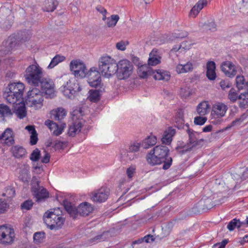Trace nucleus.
Instances as JSON below:
<instances>
[{
    "label": "nucleus",
    "mask_w": 248,
    "mask_h": 248,
    "mask_svg": "<svg viewBox=\"0 0 248 248\" xmlns=\"http://www.w3.org/2000/svg\"><path fill=\"white\" fill-rule=\"evenodd\" d=\"M39 86L41 92L45 94L46 98H52L55 96V84L52 79L43 77Z\"/></svg>",
    "instance_id": "12"
},
{
    "label": "nucleus",
    "mask_w": 248,
    "mask_h": 248,
    "mask_svg": "<svg viewBox=\"0 0 248 248\" xmlns=\"http://www.w3.org/2000/svg\"><path fill=\"white\" fill-rule=\"evenodd\" d=\"M65 57L60 55H56L51 61L49 64L47 66V68L51 69L54 67L58 63L63 61Z\"/></svg>",
    "instance_id": "41"
},
{
    "label": "nucleus",
    "mask_w": 248,
    "mask_h": 248,
    "mask_svg": "<svg viewBox=\"0 0 248 248\" xmlns=\"http://www.w3.org/2000/svg\"><path fill=\"white\" fill-rule=\"evenodd\" d=\"M24 88L22 83H11L6 88L3 96L9 103L15 104L22 98Z\"/></svg>",
    "instance_id": "3"
},
{
    "label": "nucleus",
    "mask_w": 248,
    "mask_h": 248,
    "mask_svg": "<svg viewBox=\"0 0 248 248\" xmlns=\"http://www.w3.org/2000/svg\"><path fill=\"white\" fill-rule=\"evenodd\" d=\"M1 137H3L5 143L8 146H11L15 143L13 131L10 128L5 129L4 132L1 134Z\"/></svg>",
    "instance_id": "28"
},
{
    "label": "nucleus",
    "mask_w": 248,
    "mask_h": 248,
    "mask_svg": "<svg viewBox=\"0 0 248 248\" xmlns=\"http://www.w3.org/2000/svg\"><path fill=\"white\" fill-rule=\"evenodd\" d=\"M238 105L241 108L248 107V92L241 93L238 96Z\"/></svg>",
    "instance_id": "37"
},
{
    "label": "nucleus",
    "mask_w": 248,
    "mask_h": 248,
    "mask_svg": "<svg viewBox=\"0 0 248 248\" xmlns=\"http://www.w3.org/2000/svg\"><path fill=\"white\" fill-rule=\"evenodd\" d=\"M24 77L27 82L31 85L37 87L43 77V69L35 62L30 65L25 71Z\"/></svg>",
    "instance_id": "2"
},
{
    "label": "nucleus",
    "mask_w": 248,
    "mask_h": 248,
    "mask_svg": "<svg viewBox=\"0 0 248 248\" xmlns=\"http://www.w3.org/2000/svg\"><path fill=\"white\" fill-rule=\"evenodd\" d=\"M94 88L95 89L90 90L89 93H90L89 98L90 101L95 103L100 100L101 95L105 89L103 85Z\"/></svg>",
    "instance_id": "21"
},
{
    "label": "nucleus",
    "mask_w": 248,
    "mask_h": 248,
    "mask_svg": "<svg viewBox=\"0 0 248 248\" xmlns=\"http://www.w3.org/2000/svg\"><path fill=\"white\" fill-rule=\"evenodd\" d=\"M161 57L159 55L158 50L154 48L149 54V58L148 61L149 65L155 66L160 63Z\"/></svg>",
    "instance_id": "24"
},
{
    "label": "nucleus",
    "mask_w": 248,
    "mask_h": 248,
    "mask_svg": "<svg viewBox=\"0 0 248 248\" xmlns=\"http://www.w3.org/2000/svg\"><path fill=\"white\" fill-rule=\"evenodd\" d=\"M11 152L13 156L17 158L23 157L27 153L24 148L18 145L13 146L11 148Z\"/></svg>",
    "instance_id": "34"
},
{
    "label": "nucleus",
    "mask_w": 248,
    "mask_h": 248,
    "mask_svg": "<svg viewBox=\"0 0 248 248\" xmlns=\"http://www.w3.org/2000/svg\"><path fill=\"white\" fill-rule=\"evenodd\" d=\"M119 16L117 15H111L110 17H107L106 24L108 27H114L119 19Z\"/></svg>",
    "instance_id": "42"
},
{
    "label": "nucleus",
    "mask_w": 248,
    "mask_h": 248,
    "mask_svg": "<svg viewBox=\"0 0 248 248\" xmlns=\"http://www.w3.org/2000/svg\"><path fill=\"white\" fill-rule=\"evenodd\" d=\"M39 181L36 177H33L31 183V192L36 202L44 201L49 197V192L43 186H40Z\"/></svg>",
    "instance_id": "6"
},
{
    "label": "nucleus",
    "mask_w": 248,
    "mask_h": 248,
    "mask_svg": "<svg viewBox=\"0 0 248 248\" xmlns=\"http://www.w3.org/2000/svg\"><path fill=\"white\" fill-rule=\"evenodd\" d=\"M116 47L118 49L124 51L126 49V45L124 42L122 41L116 44Z\"/></svg>",
    "instance_id": "61"
},
{
    "label": "nucleus",
    "mask_w": 248,
    "mask_h": 248,
    "mask_svg": "<svg viewBox=\"0 0 248 248\" xmlns=\"http://www.w3.org/2000/svg\"><path fill=\"white\" fill-rule=\"evenodd\" d=\"M40 155V151L38 148H36L31 154L30 158L32 161H37L39 160Z\"/></svg>",
    "instance_id": "50"
},
{
    "label": "nucleus",
    "mask_w": 248,
    "mask_h": 248,
    "mask_svg": "<svg viewBox=\"0 0 248 248\" xmlns=\"http://www.w3.org/2000/svg\"><path fill=\"white\" fill-rule=\"evenodd\" d=\"M9 206L6 202L0 199V214L4 213L9 208Z\"/></svg>",
    "instance_id": "54"
},
{
    "label": "nucleus",
    "mask_w": 248,
    "mask_h": 248,
    "mask_svg": "<svg viewBox=\"0 0 248 248\" xmlns=\"http://www.w3.org/2000/svg\"><path fill=\"white\" fill-rule=\"evenodd\" d=\"M13 116V112H12L10 108L3 104H0V118L3 121H5V118H11Z\"/></svg>",
    "instance_id": "30"
},
{
    "label": "nucleus",
    "mask_w": 248,
    "mask_h": 248,
    "mask_svg": "<svg viewBox=\"0 0 248 248\" xmlns=\"http://www.w3.org/2000/svg\"><path fill=\"white\" fill-rule=\"evenodd\" d=\"M93 210V207L88 202L81 203L78 207V214L82 216H88Z\"/></svg>",
    "instance_id": "22"
},
{
    "label": "nucleus",
    "mask_w": 248,
    "mask_h": 248,
    "mask_svg": "<svg viewBox=\"0 0 248 248\" xmlns=\"http://www.w3.org/2000/svg\"><path fill=\"white\" fill-rule=\"evenodd\" d=\"M177 128L179 129H183L186 132L188 135V141L187 144L193 148L199 145L201 142L203 141V139L198 140L196 137V134H199L197 132L194 131L189 127V125L187 123L186 124H181V125H178Z\"/></svg>",
    "instance_id": "13"
},
{
    "label": "nucleus",
    "mask_w": 248,
    "mask_h": 248,
    "mask_svg": "<svg viewBox=\"0 0 248 248\" xmlns=\"http://www.w3.org/2000/svg\"><path fill=\"white\" fill-rule=\"evenodd\" d=\"M236 87L239 90L245 88L246 81L243 76H237L235 79Z\"/></svg>",
    "instance_id": "44"
},
{
    "label": "nucleus",
    "mask_w": 248,
    "mask_h": 248,
    "mask_svg": "<svg viewBox=\"0 0 248 248\" xmlns=\"http://www.w3.org/2000/svg\"><path fill=\"white\" fill-rule=\"evenodd\" d=\"M176 122L174 126L177 128L178 125H181V124H184V112L182 109H179L176 115Z\"/></svg>",
    "instance_id": "43"
},
{
    "label": "nucleus",
    "mask_w": 248,
    "mask_h": 248,
    "mask_svg": "<svg viewBox=\"0 0 248 248\" xmlns=\"http://www.w3.org/2000/svg\"><path fill=\"white\" fill-rule=\"evenodd\" d=\"M15 236L13 229L4 225L0 226V243L4 245L11 244L13 242Z\"/></svg>",
    "instance_id": "15"
},
{
    "label": "nucleus",
    "mask_w": 248,
    "mask_h": 248,
    "mask_svg": "<svg viewBox=\"0 0 248 248\" xmlns=\"http://www.w3.org/2000/svg\"><path fill=\"white\" fill-rule=\"evenodd\" d=\"M207 118L205 117L197 116L194 118V124L196 125H203L207 121Z\"/></svg>",
    "instance_id": "52"
},
{
    "label": "nucleus",
    "mask_w": 248,
    "mask_h": 248,
    "mask_svg": "<svg viewBox=\"0 0 248 248\" xmlns=\"http://www.w3.org/2000/svg\"><path fill=\"white\" fill-rule=\"evenodd\" d=\"M109 195V189L107 187H101L92 192L90 194L91 199L95 202H105Z\"/></svg>",
    "instance_id": "16"
},
{
    "label": "nucleus",
    "mask_w": 248,
    "mask_h": 248,
    "mask_svg": "<svg viewBox=\"0 0 248 248\" xmlns=\"http://www.w3.org/2000/svg\"><path fill=\"white\" fill-rule=\"evenodd\" d=\"M227 109V108L226 105L222 103H218L213 106L212 114L216 116L217 118L222 117L224 116Z\"/></svg>",
    "instance_id": "25"
},
{
    "label": "nucleus",
    "mask_w": 248,
    "mask_h": 248,
    "mask_svg": "<svg viewBox=\"0 0 248 248\" xmlns=\"http://www.w3.org/2000/svg\"><path fill=\"white\" fill-rule=\"evenodd\" d=\"M38 134L37 133L32 134L30 136V143L31 145H35L38 141Z\"/></svg>",
    "instance_id": "57"
},
{
    "label": "nucleus",
    "mask_w": 248,
    "mask_h": 248,
    "mask_svg": "<svg viewBox=\"0 0 248 248\" xmlns=\"http://www.w3.org/2000/svg\"><path fill=\"white\" fill-rule=\"evenodd\" d=\"M115 68L117 77L119 79L124 80L129 78L133 71L132 63L128 60L124 59L117 63Z\"/></svg>",
    "instance_id": "7"
},
{
    "label": "nucleus",
    "mask_w": 248,
    "mask_h": 248,
    "mask_svg": "<svg viewBox=\"0 0 248 248\" xmlns=\"http://www.w3.org/2000/svg\"><path fill=\"white\" fill-rule=\"evenodd\" d=\"M191 149V147L189 148H186V145H178L176 147L175 150L179 154H184L187 151H190Z\"/></svg>",
    "instance_id": "53"
},
{
    "label": "nucleus",
    "mask_w": 248,
    "mask_h": 248,
    "mask_svg": "<svg viewBox=\"0 0 248 248\" xmlns=\"http://www.w3.org/2000/svg\"><path fill=\"white\" fill-rule=\"evenodd\" d=\"M70 69L76 77L80 78H85L87 69L85 64L79 60L72 61L70 63Z\"/></svg>",
    "instance_id": "14"
},
{
    "label": "nucleus",
    "mask_w": 248,
    "mask_h": 248,
    "mask_svg": "<svg viewBox=\"0 0 248 248\" xmlns=\"http://www.w3.org/2000/svg\"><path fill=\"white\" fill-rule=\"evenodd\" d=\"M153 74L154 78L155 80L168 81L170 78V75L169 72L162 69L154 71L153 72Z\"/></svg>",
    "instance_id": "27"
},
{
    "label": "nucleus",
    "mask_w": 248,
    "mask_h": 248,
    "mask_svg": "<svg viewBox=\"0 0 248 248\" xmlns=\"http://www.w3.org/2000/svg\"><path fill=\"white\" fill-rule=\"evenodd\" d=\"M220 68L225 76L230 78H233L237 74L236 66L230 61L223 62Z\"/></svg>",
    "instance_id": "18"
},
{
    "label": "nucleus",
    "mask_w": 248,
    "mask_h": 248,
    "mask_svg": "<svg viewBox=\"0 0 248 248\" xmlns=\"http://www.w3.org/2000/svg\"><path fill=\"white\" fill-rule=\"evenodd\" d=\"M135 172V169L133 167H129L126 170V174L129 178H131Z\"/></svg>",
    "instance_id": "63"
},
{
    "label": "nucleus",
    "mask_w": 248,
    "mask_h": 248,
    "mask_svg": "<svg viewBox=\"0 0 248 248\" xmlns=\"http://www.w3.org/2000/svg\"><path fill=\"white\" fill-rule=\"evenodd\" d=\"M29 39V36H26L25 38L19 37V36L16 37L10 36L5 42H3L0 51L5 55L11 54L13 51L18 48L19 46V41L26 42Z\"/></svg>",
    "instance_id": "8"
},
{
    "label": "nucleus",
    "mask_w": 248,
    "mask_h": 248,
    "mask_svg": "<svg viewBox=\"0 0 248 248\" xmlns=\"http://www.w3.org/2000/svg\"><path fill=\"white\" fill-rule=\"evenodd\" d=\"M25 129L27 130L31 135L37 133L34 125H28L26 126Z\"/></svg>",
    "instance_id": "64"
},
{
    "label": "nucleus",
    "mask_w": 248,
    "mask_h": 248,
    "mask_svg": "<svg viewBox=\"0 0 248 248\" xmlns=\"http://www.w3.org/2000/svg\"><path fill=\"white\" fill-rule=\"evenodd\" d=\"M141 146V144L140 143L136 141L131 142L128 145V148L127 150L124 149L120 150V155L121 157L124 158L126 157L127 160H133L134 158V155H132V156H129L128 153H135L136 152H138L140 150Z\"/></svg>",
    "instance_id": "17"
},
{
    "label": "nucleus",
    "mask_w": 248,
    "mask_h": 248,
    "mask_svg": "<svg viewBox=\"0 0 248 248\" xmlns=\"http://www.w3.org/2000/svg\"><path fill=\"white\" fill-rule=\"evenodd\" d=\"M58 5L57 0H42V9L44 12H51L54 11Z\"/></svg>",
    "instance_id": "20"
},
{
    "label": "nucleus",
    "mask_w": 248,
    "mask_h": 248,
    "mask_svg": "<svg viewBox=\"0 0 248 248\" xmlns=\"http://www.w3.org/2000/svg\"><path fill=\"white\" fill-rule=\"evenodd\" d=\"M44 232H36L33 235L34 240L39 241L44 237Z\"/></svg>",
    "instance_id": "60"
},
{
    "label": "nucleus",
    "mask_w": 248,
    "mask_h": 248,
    "mask_svg": "<svg viewBox=\"0 0 248 248\" xmlns=\"http://www.w3.org/2000/svg\"><path fill=\"white\" fill-rule=\"evenodd\" d=\"M206 77L210 80H214L217 78L216 70V63L214 61H209L206 64Z\"/></svg>",
    "instance_id": "23"
},
{
    "label": "nucleus",
    "mask_w": 248,
    "mask_h": 248,
    "mask_svg": "<svg viewBox=\"0 0 248 248\" xmlns=\"http://www.w3.org/2000/svg\"><path fill=\"white\" fill-rule=\"evenodd\" d=\"M143 67H138V74L141 78H147L149 76L153 75L154 71H142Z\"/></svg>",
    "instance_id": "48"
},
{
    "label": "nucleus",
    "mask_w": 248,
    "mask_h": 248,
    "mask_svg": "<svg viewBox=\"0 0 248 248\" xmlns=\"http://www.w3.org/2000/svg\"><path fill=\"white\" fill-rule=\"evenodd\" d=\"M176 130L171 126L169 127L165 130L161 139V141L163 144L165 145H170L172 141V137L175 135Z\"/></svg>",
    "instance_id": "19"
},
{
    "label": "nucleus",
    "mask_w": 248,
    "mask_h": 248,
    "mask_svg": "<svg viewBox=\"0 0 248 248\" xmlns=\"http://www.w3.org/2000/svg\"><path fill=\"white\" fill-rule=\"evenodd\" d=\"M81 90L78 81L75 78L70 79L66 85L61 87V91L63 95L70 99L74 98L76 94Z\"/></svg>",
    "instance_id": "10"
},
{
    "label": "nucleus",
    "mask_w": 248,
    "mask_h": 248,
    "mask_svg": "<svg viewBox=\"0 0 248 248\" xmlns=\"http://www.w3.org/2000/svg\"><path fill=\"white\" fill-rule=\"evenodd\" d=\"M63 206L65 210L74 219L78 215V208L73 206L71 203L66 200L63 201Z\"/></svg>",
    "instance_id": "29"
},
{
    "label": "nucleus",
    "mask_w": 248,
    "mask_h": 248,
    "mask_svg": "<svg viewBox=\"0 0 248 248\" xmlns=\"http://www.w3.org/2000/svg\"><path fill=\"white\" fill-rule=\"evenodd\" d=\"M210 105L207 101H202L197 107V111L200 116H204L209 111Z\"/></svg>",
    "instance_id": "35"
},
{
    "label": "nucleus",
    "mask_w": 248,
    "mask_h": 248,
    "mask_svg": "<svg viewBox=\"0 0 248 248\" xmlns=\"http://www.w3.org/2000/svg\"><path fill=\"white\" fill-rule=\"evenodd\" d=\"M193 69V64L190 62H187L185 64H179L176 67V72L178 74L191 72Z\"/></svg>",
    "instance_id": "36"
},
{
    "label": "nucleus",
    "mask_w": 248,
    "mask_h": 248,
    "mask_svg": "<svg viewBox=\"0 0 248 248\" xmlns=\"http://www.w3.org/2000/svg\"><path fill=\"white\" fill-rule=\"evenodd\" d=\"M237 93L234 88H231L228 93V97L232 103H234L238 99Z\"/></svg>",
    "instance_id": "46"
},
{
    "label": "nucleus",
    "mask_w": 248,
    "mask_h": 248,
    "mask_svg": "<svg viewBox=\"0 0 248 248\" xmlns=\"http://www.w3.org/2000/svg\"><path fill=\"white\" fill-rule=\"evenodd\" d=\"M157 138L152 135L148 136L142 142L141 146L144 149H148L156 144Z\"/></svg>",
    "instance_id": "31"
},
{
    "label": "nucleus",
    "mask_w": 248,
    "mask_h": 248,
    "mask_svg": "<svg viewBox=\"0 0 248 248\" xmlns=\"http://www.w3.org/2000/svg\"><path fill=\"white\" fill-rule=\"evenodd\" d=\"M43 93L38 88H34L28 92L26 102L31 107L36 109L40 108L43 106Z\"/></svg>",
    "instance_id": "9"
},
{
    "label": "nucleus",
    "mask_w": 248,
    "mask_h": 248,
    "mask_svg": "<svg viewBox=\"0 0 248 248\" xmlns=\"http://www.w3.org/2000/svg\"><path fill=\"white\" fill-rule=\"evenodd\" d=\"M200 202H202V209L203 212L211 209L214 206V203L211 201V200H202Z\"/></svg>",
    "instance_id": "45"
},
{
    "label": "nucleus",
    "mask_w": 248,
    "mask_h": 248,
    "mask_svg": "<svg viewBox=\"0 0 248 248\" xmlns=\"http://www.w3.org/2000/svg\"><path fill=\"white\" fill-rule=\"evenodd\" d=\"M43 220L47 227L51 230L61 229L65 222V218L55 214L53 210H47L44 213Z\"/></svg>",
    "instance_id": "5"
},
{
    "label": "nucleus",
    "mask_w": 248,
    "mask_h": 248,
    "mask_svg": "<svg viewBox=\"0 0 248 248\" xmlns=\"http://www.w3.org/2000/svg\"><path fill=\"white\" fill-rule=\"evenodd\" d=\"M82 127L81 122H75L72 125L69 126L68 131V134L69 136L74 137L75 135L81 131Z\"/></svg>",
    "instance_id": "33"
},
{
    "label": "nucleus",
    "mask_w": 248,
    "mask_h": 248,
    "mask_svg": "<svg viewBox=\"0 0 248 248\" xmlns=\"http://www.w3.org/2000/svg\"><path fill=\"white\" fill-rule=\"evenodd\" d=\"M199 78L200 77L198 75H192L191 77L186 79V82L193 84L196 83L197 81L199 80Z\"/></svg>",
    "instance_id": "56"
},
{
    "label": "nucleus",
    "mask_w": 248,
    "mask_h": 248,
    "mask_svg": "<svg viewBox=\"0 0 248 248\" xmlns=\"http://www.w3.org/2000/svg\"><path fill=\"white\" fill-rule=\"evenodd\" d=\"M64 142L61 141H55L53 144V147L55 150H60L63 148Z\"/></svg>",
    "instance_id": "58"
},
{
    "label": "nucleus",
    "mask_w": 248,
    "mask_h": 248,
    "mask_svg": "<svg viewBox=\"0 0 248 248\" xmlns=\"http://www.w3.org/2000/svg\"><path fill=\"white\" fill-rule=\"evenodd\" d=\"M187 216V214L185 211H183L180 213L179 217L177 218L172 219L168 223L167 226L168 228H172L173 227L178 223V222L180 220L184 219Z\"/></svg>",
    "instance_id": "40"
},
{
    "label": "nucleus",
    "mask_w": 248,
    "mask_h": 248,
    "mask_svg": "<svg viewBox=\"0 0 248 248\" xmlns=\"http://www.w3.org/2000/svg\"><path fill=\"white\" fill-rule=\"evenodd\" d=\"M207 28L209 30L214 31L217 30V25L215 22H211L206 24Z\"/></svg>",
    "instance_id": "62"
},
{
    "label": "nucleus",
    "mask_w": 248,
    "mask_h": 248,
    "mask_svg": "<svg viewBox=\"0 0 248 248\" xmlns=\"http://www.w3.org/2000/svg\"><path fill=\"white\" fill-rule=\"evenodd\" d=\"M245 223V222H241L239 219L234 218L229 222L227 227L230 231H232L235 228L240 229L242 225Z\"/></svg>",
    "instance_id": "39"
},
{
    "label": "nucleus",
    "mask_w": 248,
    "mask_h": 248,
    "mask_svg": "<svg viewBox=\"0 0 248 248\" xmlns=\"http://www.w3.org/2000/svg\"><path fill=\"white\" fill-rule=\"evenodd\" d=\"M170 149L165 145H157L153 148L146 156L149 164L153 166L163 164L162 169H169L172 163V158L169 156Z\"/></svg>",
    "instance_id": "1"
},
{
    "label": "nucleus",
    "mask_w": 248,
    "mask_h": 248,
    "mask_svg": "<svg viewBox=\"0 0 248 248\" xmlns=\"http://www.w3.org/2000/svg\"><path fill=\"white\" fill-rule=\"evenodd\" d=\"M50 114L51 119L61 121L66 116V111L63 108H59L56 109L52 110Z\"/></svg>",
    "instance_id": "26"
},
{
    "label": "nucleus",
    "mask_w": 248,
    "mask_h": 248,
    "mask_svg": "<svg viewBox=\"0 0 248 248\" xmlns=\"http://www.w3.org/2000/svg\"><path fill=\"white\" fill-rule=\"evenodd\" d=\"M33 203L31 200H28L24 202L21 205V208L22 209H25L26 210H30L32 206Z\"/></svg>",
    "instance_id": "51"
},
{
    "label": "nucleus",
    "mask_w": 248,
    "mask_h": 248,
    "mask_svg": "<svg viewBox=\"0 0 248 248\" xmlns=\"http://www.w3.org/2000/svg\"><path fill=\"white\" fill-rule=\"evenodd\" d=\"M207 4L206 0H200L190 11V15L194 17L198 14L200 11Z\"/></svg>",
    "instance_id": "32"
},
{
    "label": "nucleus",
    "mask_w": 248,
    "mask_h": 248,
    "mask_svg": "<svg viewBox=\"0 0 248 248\" xmlns=\"http://www.w3.org/2000/svg\"><path fill=\"white\" fill-rule=\"evenodd\" d=\"M105 239L103 238V235L102 234L100 235H97L92 238L91 240V242L97 243L99 242L104 241Z\"/></svg>",
    "instance_id": "59"
},
{
    "label": "nucleus",
    "mask_w": 248,
    "mask_h": 248,
    "mask_svg": "<svg viewBox=\"0 0 248 248\" xmlns=\"http://www.w3.org/2000/svg\"><path fill=\"white\" fill-rule=\"evenodd\" d=\"M101 73L97 70V68L92 67L86 72V77L88 78V82L91 87H97L103 85L101 80Z\"/></svg>",
    "instance_id": "11"
},
{
    "label": "nucleus",
    "mask_w": 248,
    "mask_h": 248,
    "mask_svg": "<svg viewBox=\"0 0 248 248\" xmlns=\"http://www.w3.org/2000/svg\"><path fill=\"white\" fill-rule=\"evenodd\" d=\"M116 66L117 65L116 61L109 56H103L99 60V70L106 77L109 78L115 74Z\"/></svg>",
    "instance_id": "4"
},
{
    "label": "nucleus",
    "mask_w": 248,
    "mask_h": 248,
    "mask_svg": "<svg viewBox=\"0 0 248 248\" xmlns=\"http://www.w3.org/2000/svg\"><path fill=\"white\" fill-rule=\"evenodd\" d=\"M228 239H224L221 243H217L213 246V248H225L226 245L228 243Z\"/></svg>",
    "instance_id": "55"
},
{
    "label": "nucleus",
    "mask_w": 248,
    "mask_h": 248,
    "mask_svg": "<svg viewBox=\"0 0 248 248\" xmlns=\"http://www.w3.org/2000/svg\"><path fill=\"white\" fill-rule=\"evenodd\" d=\"M54 127H55L56 129L53 132V135L59 136L62 134L63 129L66 127V124L62 123L60 125L56 124V125H55Z\"/></svg>",
    "instance_id": "47"
},
{
    "label": "nucleus",
    "mask_w": 248,
    "mask_h": 248,
    "mask_svg": "<svg viewBox=\"0 0 248 248\" xmlns=\"http://www.w3.org/2000/svg\"><path fill=\"white\" fill-rule=\"evenodd\" d=\"M14 112L17 115V117L20 119H23L27 115V111L25 105L24 104L19 105L15 109Z\"/></svg>",
    "instance_id": "38"
},
{
    "label": "nucleus",
    "mask_w": 248,
    "mask_h": 248,
    "mask_svg": "<svg viewBox=\"0 0 248 248\" xmlns=\"http://www.w3.org/2000/svg\"><path fill=\"white\" fill-rule=\"evenodd\" d=\"M202 202H199L194 204L193 207L191 208L192 213L196 214H201V213L203 212L202 209Z\"/></svg>",
    "instance_id": "49"
}]
</instances>
